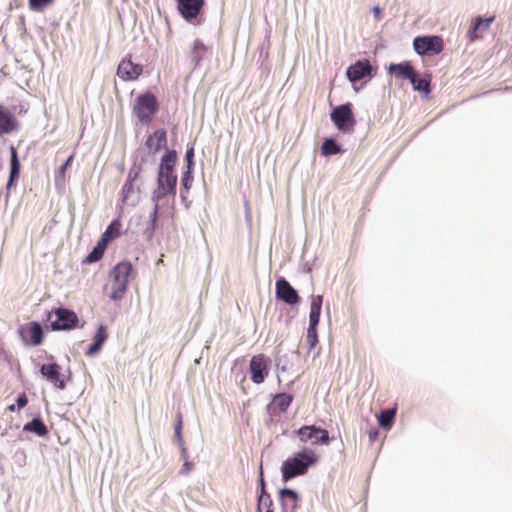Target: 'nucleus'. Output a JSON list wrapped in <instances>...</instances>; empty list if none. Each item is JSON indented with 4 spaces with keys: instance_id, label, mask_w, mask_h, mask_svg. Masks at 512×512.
Instances as JSON below:
<instances>
[{
    "instance_id": "obj_1",
    "label": "nucleus",
    "mask_w": 512,
    "mask_h": 512,
    "mask_svg": "<svg viewBox=\"0 0 512 512\" xmlns=\"http://www.w3.org/2000/svg\"><path fill=\"white\" fill-rule=\"evenodd\" d=\"M176 152L168 151L161 159L158 171L157 189L153 192V200L159 202L167 195H176L177 175L174 174Z\"/></svg>"
},
{
    "instance_id": "obj_2",
    "label": "nucleus",
    "mask_w": 512,
    "mask_h": 512,
    "mask_svg": "<svg viewBox=\"0 0 512 512\" xmlns=\"http://www.w3.org/2000/svg\"><path fill=\"white\" fill-rule=\"evenodd\" d=\"M317 462V455L311 449L305 448L288 458L281 467L282 477L288 481L296 476L306 473L309 466Z\"/></svg>"
},
{
    "instance_id": "obj_3",
    "label": "nucleus",
    "mask_w": 512,
    "mask_h": 512,
    "mask_svg": "<svg viewBox=\"0 0 512 512\" xmlns=\"http://www.w3.org/2000/svg\"><path fill=\"white\" fill-rule=\"evenodd\" d=\"M159 110L156 96L151 92H145L136 97L132 113L142 124H150Z\"/></svg>"
},
{
    "instance_id": "obj_4",
    "label": "nucleus",
    "mask_w": 512,
    "mask_h": 512,
    "mask_svg": "<svg viewBox=\"0 0 512 512\" xmlns=\"http://www.w3.org/2000/svg\"><path fill=\"white\" fill-rule=\"evenodd\" d=\"M52 315L56 317L54 321H51V329L53 331L72 330L78 326L79 318L73 310L56 308L48 312V320L51 319Z\"/></svg>"
},
{
    "instance_id": "obj_5",
    "label": "nucleus",
    "mask_w": 512,
    "mask_h": 512,
    "mask_svg": "<svg viewBox=\"0 0 512 512\" xmlns=\"http://www.w3.org/2000/svg\"><path fill=\"white\" fill-rule=\"evenodd\" d=\"M330 118L334 125L343 132L352 131L356 124L351 103L335 107L330 114Z\"/></svg>"
},
{
    "instance_id": "obj_6",
    "label": "nucleus",
    "mask_w": 512,
    "mask_h": 512,
    "mask_svg": "<svg viewBox=\"0 0 512 512\" xmlns=\"http://www.w3.org/2000/svg\"><path fill=\"white\" fill-rule=\"evenodd\" d=\"M413 47L419 55H435L442 52L443 40L439 36L416 37Z\"/></svg>"
},
{
    "instance_id": "obj_7",
    "label": "nucleus",
    "mask_w": 512,
    "mask_h": 512,
    "mask_svg": "<svg viewBox=\"0 0 512 512\" xmlns=\"http://www.w3.org/2000/svg\"><path fill=\"white\" fill-rule=\"evenodd\" d=\"M270 359L265 354L254 355L249 364L250 379L255 384H261L269 374Z\"/></svg>"
},
{
    "instance_id": "obj_8",
    "label": "nucleus",
    "mask_w": 512,
    "mask_h": 512,
    "mask_svg": "<svg viewBox=\"0 0 512 512\" xmlns=\"http://www.w3.org/2000/svg\"><path fill=\"white\" fill-rule=\"evenodd\" d=\"M295 433L303 443L311 440L313 444L327 445L330 441L328 431L315 425L302 426Z\"/></svg>"
},
{
    "instance_id": "obj_9",
    "label": "nucleus",
    "mask_w": 512,
    "mask_h": 512,
    "mask_svg": "<svg viewBox=\"0 0 512 512\" xmlns=\"http://www.w3.org/2000/svg\"><path fill=\"white\" fill-rule=\"evenodd\" d=\"M19 333L23 341L38 346L42 344L44 340V332L40 323L32 321L22 325L19 329Z\"/></svg>"
},
{
    "instance_id": "obj_10",
    "label": "nucleus",
    "mask_w": 512,
    "mask_h": 512,
    "mask_svg": "<svg viewBox=\"0 0 512 512\" xmlns=\"http://www.w3.org/2000/svg\"><path fill=\"white\" fill-rule=\"evenodd\" d=\"M205 5V0H177L180 15L188 22L198 17Z\"/></svg>"
},
{
    "instance_id": "obj_11",
    "label": "nucleus",
    "mask_w": 512,
    "mask_h": 512,
    "mask_svg": "<svg viewBox=\"0 0 512 512\" xmlns=\"http://www.w3.org/2000/svg\"><path fill=\"white\" fill-rule=\"evenodd\" d=\"M278 494L282 512H297L301 506V497L296 491L283 488L279 490Z\"/></svg>"
},
{
    "instance_id": "obj_12",
    "label": "nucleus",
    "mask_w": 512,
    "mask_h": 512,
    "mask_svg": "<svg viewBox=\"0 0 512 512\" xmlns=\"http://www.w3.org/2000/svg\"><path fill=\"white\" fill-rule=\"evenodd\" d=\"M142 72V65L133 63L130 58L123 59L117 68V75L124 81L136 80Z\"/></svg>"
},
{
    "instance_id": "obj_13",
    "label": "nucleus",
    "mask_w": 512,
    "mask_h": 512,
    "mask_svg": "<svg viewBox=\"0 0 512 512\" xmlns=\"http://www.w3.org/2000/svg\"><path fill=\"white\" fill-rule=\"evenodd\" d=\"M276 297L290 305L298 303L300 299L297 291L284 278L276 281Z\"/></svg>"
},
{
    "instance_id": "obj_14",
    "label": "nucleus",
    "mask_w": 512,
    "mask_h": 512,
    "mask_svg": "<svg viewBox=\"0 0 512 512\" xmlns=\"http://www.w3.org/2000/svg\"><path fill=\"white\" fill-rule=\"evenodd\" d=\"M41 374L46 377L58 389L65 388V381L61 378V367L57 363L43 364Z\"/></svg>"
},
{
    "instance_id": "obj_15",
    "label": "nucleus",
    "mask_w": 512,
    "mask_h": 512,
    "mask_svg": "<svg viewBox=\"0 0 512 512\" xmlns=\"http://www.w3.org/2000/svg\"><path fill=\"white\" fill-rule=\"evenodd\" d=\"M293 401V396L288 393L276 394L270 404L268 410L272 415H280L285 413Z\"/></svg>"
},
{
    "instance_id": "obj_16",
    "label": "nucleus",
    "mask_w": 512,
    "mask_h": 512,
    "mask_svg": "<svg viewBox=\"0 0 512 512\" xmlns=\"http://www.w3.org/2000/svg\"><path fill=\"white\" fill-rule=\"evenodd\" d=\"M167 145V133L164 129H158L150 134L146 141L145 146L152 154H156L163 147Z\"/></svg>"
},
{
    "instance_id": "obj_17",
    "label": "nucleus",
    "mask_w": 512,
    "mask_h": 512,
    "mask_svg": "<svg viewBox=\"0 0 512 512\" xmlns=\"http://www.w3.org/2000/svg\"><path fill=\"white\" fill-rule=\"evenodd\" d=\"M372 67L368 60L357 61L347 69V78L351 82H357L371 74Z\"/></svg>"
},
{
    "instance_id": "obj_18",
    "label": "nucleus",
    "mask_w": 512,
    "mask_h": 512,
    "mask_svg": "<svg viewBox=\"0 0 512 512\" xmlns=\"http://www.w3.org/2000/svg\"><path fill=\"white\" fill-rule=\"evenodd\" d=\"M141 168L140 167H132L127 176V180L124 183L121 191L122 195V203H127L130 196L134 193V182L140 177Z\"/></svg>"
},
{
    "instance_id": "obj_19",
    "label": "nucleus",
    "mask_w": 512,
    "mask_h": 512,
    "mask_svg": "<svg viewBox=\"0 0 512 512\" xmlns=\"http://www.w3.org/2000/svg\"><path fill=\"white\" fill-rule=\"evenodd\" d=\"M388 70L399 79H407L410 81L415 76V70L409 61L391 64Z\"/></svg>"
},
{
    "instance_id": "obj_20",
    "label": "nucleus",
    "mask_w": 512,
    "mask_h": 512,
    "mask_svg": "<svg viewBox=\"0 0 512 512\" xmlns=\"http://www.w3.org/2000/svg\"><path fill=\"white\" fill-rule=\"evenodd\" d=\"M108 338V331L107 327L104 325H100L97 329L96 334L93 338V343L89 346V348L86 351L87 356H94L96 355L103 347V344Z\"/></svg>"
},
{
    "instance_id": "obj_21",
    "label": "nucleus",
    "mask_w": 512,
    "mask_h": 512,
    "mask_svg": "<svg viewBox=\"0 0 512 512\" xmlns=\"http://www.w3.org/2000/svg\"><path fill=\"white\" fill-rule=\"evenodd\" d=\"M16 120L11 113L0 105V135L8 134L16 129Z\"/></svg>"
},
{
    "instance_id": "obj_22",
    "label": "nucleus",
    "mask_w": 512,
    "mask_h": 512,
    "mask_svg": "<svg viewBox=\"0 0 512 512\" xmlns=\"http://www.w3.org/2000/svg\"><path fill=\"white\" fill-rule=\"evenodd\" d=\"M11 160H10V175L7 183V189L14 186L16 179L20 174V162L18 159L17 150L14 146L10 147Z\"/></svg>"
},
{
    "instance_id": "obj_23",
    "label": "nucleus",
    "mask_w": 512,
    "mask_h": 512,
    "mask_svg": "<svg viewBox=\"0 0 512 512\" xmlns=\"http://www.w3.org/2000/svg\"><path fill=\"white\" fill-rule=\"evenodd\" d=\"M113 282L111 284L110 298L113 300H120L124 297L128 283L126 280L118 277L117 274H112Z\"/></svg>"
},
{
    "instance_id": "obj_24",
    "label": "nucleus",
    "mask_w": 512,
    "mask_h": 512,
    "mask_svg": "<svg viewBox=\"0 0 512 512\" xmlns=\"http://www.w3.org/2000/svg\"><path fill=\"white\" fill-rule=\"evenodd\" d=\"M323 297L316 295L312 297L310 314H309V325L317 326L320 319L321 308H322Z\"/></svg>"
},
{
    "instance_id": "obj_25",
    "label": "nucleus",
    "mask_w": 512,
    "mask_h": 512,
    "mask_svg": "<svg viewBox=\"0 0 512 512\" xmlns=\"http://www.w3.org/2000/svg\"><path fill=\"white\" fill-rule=\"evenodd\" d=\"M121 228V221L119 219H114L106 228L100 240L104 241L106 244H109L111 240L116 239L117 237L120 236Z\"/></svg>"
},
{
    "instance_id": "obj_26",
    "label": "nucleus",
    "mask_w": 512,
    "mask_h": 512,
    "mask_svg": "<svg viewBox=\"0 0 512 512\" xmlns=\"http://www.w3.org/2000/svg\"><path fill=\"white\" fill-rule=\"evenodd\" d=\"M493 21V18H477L472 26V28L468 32V36L471 40L477 39L480 37L481 33L486 31L491 22Z\"/></svg>"
},
{
    "instance_id": "obj_27",
    "label": "nucleus",
    "mask_w": 512,
    "mask_h": 512,
    "mask_svg": "<svg viewBox=\"0 0 512 512\" xmlns=\"http://www.w3.org/2000/svg\"><path fill=\"white\" fill-rule=\"evenodd\" d=\"M207 51L208 47L201 40L196 39L192 44L190 52L191 61L198 65L205 57Z\"/></svg>"
},
{
    "instance_id": "obj_28",
    "label": "nucleus",
    "mask_w": 512,
    "mask_h": 512,
    "mask_svg": "<svg viewBox=\"0 0 512 512\" xmlns=\"http://www.w3.org/2000/svg\"><path fill=\"white\" fill-rule=\"evenodd\" d=\"M413 89L419 92H423L425 95L430 94L431 88V77L426 75L425 77L419 78L415 72V76L410 80Z\"/></svg>"
},
{
    "instance_id": "obj_29",
    "label": "nucleus",
    "mask_w": 512,
    "mask_h": 512,
    "mask_svg": "<svg viewBox=\"0 0 512 512\" xmlns=\"http://www.w3.org/2000/svg\"><path fill=\"white\" fill-rule=\"evenodd\" d=\"M24 431L34 432L36 435L43 437L48 433L46 425L39 418L33 419L31 422H28L23 427Z\"/></svg>"
},
{
    "instance_id": "obj_30",
    "label": "nucleus",
    "mask_w": 512,
    "mask_h": 512,
    "mask_svg": "<svg viewBox=\"0 0 512 512\" xmlns=\"http://www.w3.org/2000/svg\"><path fill=\"white\" fill-rule=\"evenodd\" d=\"M108 244L104 241L99 240L97 245L93 248V250L86 256L84 262L85 263H93L100 260L107 248Z\"/></svg>"
},
{
    "instance_id": "obj_31",
    "label": "nucleus",
    "mask_w": 512,
    "mask_h": 512,
    "mask_svg": "<svg viewBox=\"0 0 512 512\" xmlns=\"http://www.w3.org/2000/svg\"><path fill=\"white\" fill-rule=\"evenodd\" d=\"M133 272V266L129 262H121L118 263L112 270V274H117L118 277L126 280V282H129V279Z\"/></svg>"
},
{
    "instance_id": "obj_32",
    "label": "nucleus",
    "mask_w": 512,
    "mask_h": 512,
    "mask_svg": "<svg viewBox=\"0 0 512 512\" xmlns=\"http://www.w3.org/2000/svg\"><path fill=\"white\" fill-rule=\"evenodd\" d=\"M395 414V409H387L382 411L378 417L379 425L385 430L391 429L394 423Z\"/></svg>"
},
{
    "instance_id": "obj_33",
    "label": "nucleus",
    "mask_w": 512,
    "mask_h": 512,
    "mask_svg": "<svg viewBox=\"0 0 512 512\" xmlns=\"http://www.w3.org/2000/svg\"><path fill=\"white\" fill-rule=\"evenodd\" d=\"M341 152L339 145L333 139H325L321 146V153L324 156L335 155Z\"/></svg>"
},
{
    "instance_id": "obj_34",
    "label": "nucleus",
    "mask_w": 512,
    "mask_h": 512,
    "mask_svg": "<svg viewBox=\"0 0 512 512\" xmlns=\"http://www.w3.org/2000/svg\"><path fill=\"white\" fill-rule=\"evenodd\" d=\"M257 512H274L273 500L270 495H259Z\"/></svg>"
},
{
    "instance_id": "obj_35",
    "label": "nucleus",
    "mask_w": 512,
    "mask_h": 512,
    "mask_svg": "<svg viewBox=\"0 0 512 512\" xmlns=\"http://www.w3.org/2000/svg\"><path fill=\"white\" fill-rule=\"evenodd\" d=\"M54 0H28L30 10L43 12L48 6L52 5Z\"/></svg>"
},
{
    "instance_id": "obj_36",
    "label": "nucleus",
    "mask_w": 512,
    "mask_h": 512,
    "mask_svg": "<svg viewBox=\"0 0 512 512\" xmlns=\"http://www.w3.org/2000/svg\"><path fill=\"white\" fill-rule=\"evenodd\" d=\"M316 327L317 326L309 325L308 330H307L306 341H307L310 349L314 348L316 346V344L318 343V335H317Z\"/></svg>"
},
{
    "instance_id": "obj_37",
    "label": "nucleus",
    "mask_w": 512,
    "mask_h": 512,
    "mask_svg": "<svg viewBox=\"0 0 512 512\" xmlns=\"http://www.w3.org/2000/svg\"><path fill=\"white\" fill-rule=\"evenodd\" d=\"M158 211H159V204L158 202L156 201V204L154 206V209L153 211L150 213V236L153 234V232L155 231V227H156V222H157V218H158Z\"/></svg>"
},
{
    "instance_id": "obj_38",
    "label": "nucleus",
    "mask_w": 512,
    "mask_h": 512,
    "mask_svg": "<svg viewBox=\"0 0 512 512\" xmlns=\"http://www.w3.org/2000/svg\"><path fill=\"white\" fill-rule=\"evenodd\" d=\"M74 159V154L70 155L69 158L65 161V163L59 169V175L64 178L65 172L67 168L71 165Z\"/></svg>"
},
{
    "instance_id": "obj_39",
    "label": "nucleus",
    "mask_w": 512,
    "mask_h": 512,
    "mask_svg": "<svg viewBox=\"0 0 512 512\" xmlns=\"http://www.w3.org/2000/svg\"><path fill=\"white\" fill-rule=\"evenodd\" d=\"M28 403V398L26 396L25 393H22L21 395H19V397L17 398V408L18 410L24 408Z\"/></svg>"
},
{
    "instance_id": "obj_40",
    "label": "nucleus",
    "mask_w": 512,
    "mask_h": 512,
    "mask_svg": "<svg viewBox=\"0 0 512 512\" xmlns=\"http://www.w3.org/2000/svg\"><path fill=\"white\" fill-rule=\"evenodd\" d=\"M192 176H191V171L190 170H187V172L184 173L183 177H182V183L184 185L185 188L189 189L190 187V184L192 182Z\"/></svg>"
},
{
    "instance_id": "obj_41",
    "label": "nucleus",
    "mask_w": 512,
    "mask_h": 512,
    "mask_svg": "<svg viewBox=\"0 0 512 512\" xmlns=\"http://www.w3.org/2000/svg\"><path fill=\"white\" fill-rule=\"evenodd\" d=\"M192 468H193V463H192V462H190V461H188L187 459H185V462H184V464H183V466H182V468H181V471H180V472H181V474H183V475H187V474H189V473H190V471L192 470Z\"/></svg>"
},
{
    "instance_id": "obj_42",
    "label": "nucleus",
    "mask_w": 512,
    "mask_h": 512,
    "mask_svg": "<svg viewBox=\"0 0 512 512\" xmlns=\"http://www.w3.org/2000/svg\"><path fill=\"white\" fill-rule=\"evenodd\" d=\"M193 157H194V149L190 148L186 152V160H187L188 170H191V166L193 164Z\"/></svg>"
},
{
    "instance_id": "obj_43",
    "label": "nucleus",
    "mask_w": 512,
    "mask_h": 512,
    "mask_svg": "<svg viewBox=\"0 0 512 512\" xmlns=\"http://www.w3.org/2000/svg\"><path fill=\"white\" fill-rule=\"evenodd\" d=\"M260 488H261L260 495H270L269 493L266 492L265 481H264V478H263L262 466L260 467Z\"/></svg>"
},
{
    "instance_id": "obj_44",
    "label": "nucleus",
    "mask_w": 512,
    "mask_h": 512,
    "mask_svg": "<svg viewBox=\"0 0 512 512\" xmlns=\"http://www.w3.org/2000/svg\"><path fill=\"white\" fill-rule=\"evenodd\" d=\"M181 424H182L181 417H179L178 423L175 427V433H176L177 437H179V438L181 437Z\"/></svg>"
},
{
    "instance_id": "obj_45",
    "label": "nucleus",
    "mask_w": 512,
    "mask_h": 512,
    "mask_svg": "<svg viewBox=\"0 0 512 512\" xmlns=\"http://www.w3.org/2000/svg\"><path fill=\"white\" fill-rule=\"evenodd\" d=\"M373 12H374L375 18L376 19H380V17H381V9L378 6L373 8Z\"/></svg>"
},
{
    "instance_id": "obj_46",
    "label": "nucleus",
    "mask_w": 512,
    "mask_h": 512,
    "mask_svg": "<svg viewBox=\"0 0 512 512\" xmlns=\"http://www.w3.org/2000/svg\"><path fill=\"white\" fill-rule=\"evenodd\" d=\"M377 435H378L377 430H373V431H371V432L369 433V438H370V440H371V441H374V440L376 439Z\"/></svg>"
},
{
    "instance_id": "obj_47",
    "label": "nucleus",
    "mask_w": 512,
    "mask_h": 512,
    "mask_svg": "<svg viewBox=\"0 0 512 512\" xmlns=\"http://www.w3.org/2000/svg\"><path fill=\"white\" fill-rule=\"evenodd\" d=\"M16 407H17V405H15V404H11V405H9V406L7 407V410H8L9 412H14V411L16 410Z\"/></svg>"
}]
</instances>
